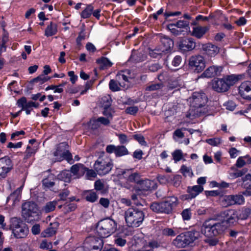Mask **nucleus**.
I'll return each instance as SVG.
<instances>
[{"mask_svg": "<svg viewBox=\"0 0 251 251\" xmlns=\"http://www.w3.org/2000/svg\"><path fill=\"white\" fill-rule=\"evenodd\" d=\"M225 230V226L214 219L205 221L201 227V232L208 238H213L222 234Z\"/></svg>", "mask_w": 251, "mask_h": 251, "instance_id": "nucleus-1", "label": "nucleus"}, {"mask_svg": "<svg viewBox=\"0 0 251 251\" xmlns=\"http://www.w3.org/2000/svg\"><path fill=\"white\" fill-rule=\"evenodd\" d=\"M200 237L199 231L196 229L182 233L173 240V244L178 248H185L193 243Z\"/></svg>", "mask_w": 251, "mask_h": 251, "instance_id": "nucleus-2", "label": "nucleus"}, {"mask_svg": "<svg viewBox=\"0 0 251 251\" xmlns=\"http://www.w3.org/2000/svg\"><path fill=\"white\" fill-rule=\"evenodd\" d=\"M178 204V199L174 196L168 198L165 201L160 202H154L151 206V209L156 213L169 214Z\"/></svg>", "mask_w": 251, "mask_h": 251, "instance_id": "nucleus-3", "label": "nucleus"}, {"mask_svg": "<svg viewBox=\"0 0 251 251\" xmlns=\"http://www.w3.org/2000/svg\"><path fill=\"white\" fill-rule=\"evenodd\" d=\"M125 217L128 226L137 227L142 223L144 214L143 211L138 209L129 208L125 212Z\"/></svg>", "mask_w": 251, "mask_h": 251, "instance_id": "nucleus-4", "label": "nucleus"}, {"mask_svg": "<svg viewBox=\"0 0 251 251\" xmlns=\"http://www.w3.org/2000/svg\"><path fill=\"white\" fill-rule=\"evenodd\" d=\"M39 215V207L33 201H26L22 206V216L27 223L35 220Z\"/></svg>", "mask_w": 251, "mask_h": 251, "instance_id": "nucleus-5", "label": "nucleus"}, {"mask_svg": "<svg viewBox=\"0 0 251 251\" xmlns=\"http://www.w3.org/2000/svg\"><path fill=\"white\" fill-rule=\"evenodd\" d=\"M207 100V98L204 93L195 92L193 93L190 102L191 107L194 108L192 110H194V114L198 116L204 113V111L199 109L205 105Z\"/></svg>", "mask_w": 251, "mask_h": 251, "instance_id": "nucleus-6", "label": "nucleus"}, {"mask_svg": "<svg viewBox=\"0 0 251 251\" xmlns=\"http://www.w3.org/2000/svg\"><path fill=\"white\" fill-rule=\"evenodd\" d=\"M12 233L16 238H25L28 233L27 226L20 219L13 217L11 219Z\"/></svg>", "mask_w": 251, "mask_h": 251, "instance_id": "nucleus-7", "label": "nucleus"}, {"mask_svg": "<svg viewBox=\"0 0 251 251\" xmlns=\"http://www.w3.org/2000/svg\"><path fill=\"white\" fill-rule=\"evenodd\" d=\"M219 217L222 222L220 224L225 226V229L235 223L237 220L236 211L234 209L225 210L220 213Z\"/></svg>", "mask_w": 251, "mask_h": 251, "instance_id": "nucleus-8", "label": "nucleus"}, {"mask_svg": "<svg viewBox=\"0 0 251 251\" xmlns=\"http://www.w3.org/2000/svg\"><path fill=\"white\" fill-rule=\"evenodd\" d=\"M220 202L225 207L233 205H242L245 202V199L241 194L225 195L221 197Z\"/></svg>", "mask_w": 251, "mask_h": 251, "instance_id": "nucleus-9", "label": "nucleus"}, {"mask_svg": "<svg viewBox=\"0 0 251 251\" xmlns=\"http://www.w3.org/2000/svg\"><path fill=\"white\" fill-rule=\"evenodd\" d=\"M189 66L196 72L200 73L205 67V63L203 57L201 55H195L190 57Z\"/></svg>", "mask_w": 251, "mask_h": 251, "instance_id": "nucleus-10", "label": "nucleus"}, {"mask_svg": "<svg viewBox=\"0 0 251 251\" xmlns=\"http://www.w3.org/2000/svg\"><path fill=\"white\" fill-rule=\"evenodd\" d=\"M109 164V161H106L103 158L100 157L96 161L94 164V168L99 175H104L110 171Z\"/></svg>", "mask_w": 251, "mask_h": 251, "instance_id": "nucleus-11", "label": "nucleus"}, {"mask_svg": "<svg viewBox=\"0 0 251 251\" xmlns=\"http://www.w3.org/2000/svg\"><path fill=\"white\" fill-rule=\"evenodd\" d=\"M110 222L108 219L100 221L97 226V231L101 238H106L109 236Z\"/></svg>", "mask_w": 251, "mask_h": 251, "instance_id": "nucleus-12", "label": "nucleus"}, {"mask_svg": "<svg viewBox=\"0 0 251 251\" xmlns=\"http://www.w3.org/2000/svg\"><path fill=\"white\" fill-rule=\"evenodd\" d=\"M239 93L243 98L251 100V81H245L241 83L239 86Z\"/></svg>", "mask_w": 251, "mask_h": 251, "instance_id": "nucleus-13", "label": "nucleus"}, {"mask_svg": "<svg viewBox=\"0 0 251 251\" xmlns=\"http://www.w3.org/2000/svg\"><path fill=\"white\" fill-rule=\"evenodd\" d=\"M244 75L242 74H231L224 75L223 77L225 81L226 86L229 89L231 86H233L239 80L244 78Z\"/></svg>", "mask_w": 251, "mask_h": 251, "instance_id": "nucleus-14", "label": "nucleus"}, {"mask_svg": "<svg viewBox=\"0 0 251 251\" xmlns=\"http://www.w3.org/2000/svg\"><path fill=\"white\" fill-rule=\"evenodd\" d=\"M211 86L212 89L218 92H225L228 90L223 77L213 79Z\"/></svg>", "mask_w": 251, "mask_h": 251, "instance_id": "nucleus-15", "label": "nucleus"}, {"mask_svg": "<svg viewBox=\"0 0 251 251\" xmlns=\"http://www.w3.org/2000/svg\"><path fill=\"white\" fill-rule=\"evenodd\" d=\"M179 49L187 51L193 50L196 47V43L192 38H187L182 40L179 44Z\"/></svg>", "mask_w": 251, "mask_h": 251, "instance_id": "nucleus-16", "label": "nucleus"}, {"mask_svg": "<svg viewBox=\"0 0 251 251\" xmlns=\"http://www.w3.org/2000/svg\"><path fill=\"white\" fill-rule=\"evenodd\" d=\"M201 49L205 53L211 57L215 56L219 52V48L211 43L202 45Z\"/></svg>", "mask_w": 251, "mask_h": 251, "instance_id": "nucleus-17", "label": "nucleus"}, {"mask_svg": "<svg viewBox=\"0 0 251 251\" xmlns=\"http://www.w3.org/2000/svg\"><path fill=\"white\" fill-rule=\"evenodd\" d=\"M122 175L127 180L130 182L138 183L140 181V176L138 173H132L131 170H127L123 172Z\"/></svg>", "mask_w": 251, "mask_h": 251, "instance_id": "nucleus-18", "label": "nucleus"}, {"mask_svg": "<svg viewBox=\"0 0 251 251\" xmlns=\"http://www.w3.org/2000/svg\"><path fill=\"white\" fill-rule=\"evenodd\" d=\"M114 153L117 157L128 154L127 149L124 146H115L111 145V153Z\"/></svg>", "mask_w": 251, "mask_h": 251, "instance_id": "nucleus-19", "label": "nucleus"}, {"mask_svg": "<svg viewBox=\"0 0 251 251\" xmlns=\"http://www.w3.org/2000/svg\"><path fill=\"white\" fill-rule=\"evenodd\" d=\"M110 95L104 96L100 100V106L103 108L102 113L105 116L110 115Z\"/></svg>", "mask_w": 251, "mask_h": 251, "instance_id": "nucleus-20", "label": "nucleus"}, {"mask_svg": "<svg viewBox=\"0 0 251 251\" xmlns=\"http://www.w3.org/2000/svg\"><path fill=\"white\" fill-rule=\"evenodd\" d=\"M59 226V223L57 221L50 223L49 226L44 231L45 236L51 237L55 235Z\"/></svg>", "mask_w": 251, "mask_h": 251, "instance_id": "nucleus-21", "label": "nucleus"}, {"mask_svg": "<svg viewBox=\"0 0 251 251\" xmlns=\"http://www.w3.org/2000/svg\"><path fill=\"white\" fill-rule=\"evenodd\" d=\"M13 166L12 162L8 156H5L0 158V166L4 171L9 172L13 169Z\"/></svg>", "mask_w": 251, "mask_h": 251, "instance_id": "nucleus-22", "label": "nucleus"}, {"mask_svg": "<svg viewBox=\"0 0 251 251\" xmlns=\"http://www.w3.org/2000/svg\"><path fill=\"white\" fill-rule=\"evenodd\" d=\"M161 47L160 48L165 53L170 50L174 46L173 41L170 38L164 37L161 39Z\"/></svg>", "mask_w": 251, "mask_h": 251, "instance_id": "nucleus-23", "label": "nucleus"}, {"mask_svg": "<svg viewBox=\"0 0 251 251\" xmlns=\"http://www.w3.org/2000/svg\"><path fill=\"white\" fill-rule=\"evenodd\" d=\"M209 30L207 26H197L193 28L192 35L197 38H201Z\"/></svg>", "mask_w": 251, "mask_h": 251, "instance_id": "nucleus-24", "label": "nucleus"}, {"mask_svg": "<svg viewBox=\"0 0 251 251\" xmlns=\"http://www.w3.org/2000/svg\"><path fill=\"white\" fill-rule=\"evenodd\" d=\"M55 179V176L51 173H49L47 177L44 178L42 181L43 186L45 188H50L52 187L54 185V182Z\"/></svg>", "mask_w": 251, "mask_h": 251, "instance_id": "nucleus-25", "label": "nucleus"}, {"mask_svg": "<svg viewBox=\"0 0 251 251\" xmlns=\"http://www.w3.org/2000/svg\"><path fill=\"white\" fill-rule=\"evenodd\" d=\"M203 190V187L201 185H195L192 187H188L187 192L189 194V198H195Z\"/></svg>", "mask_w": 251, "mask_h": 251, "instance_id": "nucleus-26", "label": "nucleus"}, {"mask_svg": "<svg viewBox=\"0 0 251 251\" xmlns=\"http://www.w3.org/2000/svg\"><path fill=\"white\" fill-rule=\"evenodd\" d=\"M57 32V24L52 22H50L45 30V35L47 37H50L55 35Z\"/></svg>", "mask_w": 251, "mask_h": 251, "instance_id": "nucleus-27", "label": "nucleus"}, {"mask_svg": "<svg viewBox=\"0 0 251 251\" xmlns=\"http://www.w3.org/2000/svg\"><path fill=\"white\" fill-rule=\"evenodd\" d=\"M58 204L56 201H48L42 208V211L45 213H49L53 211Z\"/></svg>", "mask_w": 251, "mask_h": 251, "instance_id": "nucleus-28", "label": "nucleus"}, {"mask_svg": "<svg viewBox=\"0 0 251 251\" xmlns=\"http://www.w3.org/2000/svg\"><path fill=\"white\" fill-rule=\"evenodd\" d=\"M219 68L217 66H212L206 69L202 75L206 77H211L217 75Z\"/></svg>", "mask_w": 251, "mask_h": 251, "instance_id": "nucleus-29", "label": "nucleus"}, {"mask_svg": "<svg viewBox=\"0 0 251 251\" xmlns=\"http://www.w3.org/2000/svg\"><path fill=\"white\" fill-rule=\"evenodd\" d=\"M71 172L69 170H64L57 176L58 179L66 182H70L72 178Z\"/></svg>", "mask_w": 251, "mask_h": 251, "instance_id": "nucleus-30", "label": "nucleus"}, {"mask_svg": "<svg viewBox=\"0 0 251 251\" xmlns=\"http://www.w3.org/2000/svg\"><path fill=\"white\" fill-rule=\"evenodd\" d=\"M179 171L183 176L185 177H192L194 176V173L192 168L191 167L187 166L186 165L183 164L181 165Z\"/></svg>", "mask_w": 251, "mask_h": 251, "instance_id": "nucleus-31", "label": "nucleus"}, {"mask_svg": "<svg viewBox=\"0 0 251 251\" xmlns=\"http://www.w3.org/2000/svg\"><path fill=\"white\" fill-rule=\"evenodd\" d=\"M68 147L69 146L66 142L60 143L58 145L56 150L54 152V155L55 156H60L63 154V152H65L68 150Z\"/></svg>", "mask_w": 251, "mask_h": 251, "instance_id": "nucleus-32", "label": "nucleus"}, {"mask_svg": "<svg viewBox=\"0 0 251 251\" xmlns=\"http://www.w3.org/2000/svg\"><path fill=\"white\" fill-rule=\"evenodd\" d=\"M97 64L99 65L100 69V70H104L110 66V61L109 59L105 57H101L96 60Z\"/></svg>", "mask_w": 251, "mask_h": 251, "instance_id": "nucleus-33", "label": "nucleus"}, {"mask_svg": "<svg viewBox=\"0 0 251 251\" xmlns=\"http://www.w3.org/2000/svg\"><path fill=\"white\" fill-rule=\"evenodd\" d=\"M84 196L85 200L87 201L91 202H94L97 200L98 198V196H97L96 193L92 190L86 192L84 194Z\"/></svg>", "mask_w": 251, "mask_h": 251, "instance_id": "nucleus-34", "label": "nucleus"}, {"mask_svg": "<svg viewBox=\"0 0 251 251\" xmlns=\"http://www.w3.org/2000/svg\"><path fill=\"white\" fill-rule=\"evenodd\" d=\"M85 170V167L82 164H76L73 165L71 168V174L73 173L74 175H76L78 172L84 173V170Z\"/></svg>", "mask_w": 251, "mask_h": 251, "instance_id": "nucleus-35", "label": "nucleus"}, {"mask_svg": "<svg viewBox=\"0 0 251 251\" xmlns=\"http://www.w3.org/2000/svg\"><path fill=\"white\" fill-rule=\"evenodd\" d=\"M94 241L98 242L97 245H92L91 247H87L86 248L91 250L100 251L103 246V240L101 238H94Z\"/></svg>", "mask_w": 251, "mask_h": 251, "instance_id": "nucleus-36", "label": "nucleus"}, {"mask_svg": "<svg viewBox=\"0 0 251 251\" xmlns=\"http://www.w3.org/2000/svg\"><path fill=\"white\" fill-rule=\"evenodd\" d=\"M51 77L49 76H45L44 75H41L38 76L33 78L31 81V83H39V84H43L45 82L49 80Z\"/></svg>", "mask_w": 251, "mask_h": 251, "instance_id": "nucleus-37", "label": "nucleus"}, {"mask_svg": "<svg viewBox=\"0 0 251 251\" xmlns=\"http://www.w3.org/2000/svg\"><path fill=\"white\" fill-rule=\"evenodd\" d=\"M249 155H246L244 156L239 157L236 162L235 165L237 168H242L247 163V161L249 160Z\"/></svg>", "mask_w": 251, "mask_h": 251, "instance_id": "nucleus-38", "label": "nucleus"}, {"mask_svg": "<svg viewBox=\"0 0 251 251\" xmlns=\"http://www.w3.org/2000/svg\"><path fill=\"white\" fill-rule=\"evenodd\" d=\"M183 82L180 79H176L173 81H172L169 84V89H179V88H181L183 86Z\"/></svg>", "mask_w": 251, "mask_h": 251, "instance_id": "nucleus-39", "label": "nucleus"}, {"mask_svg": "<svg viewBox=\"0 0 251 251\" xmlns=\"http://www.w3.org/2000/svg\"><path fill=\"white\" fill-rule=\"evenodd\" d=\"M94 7L91 4L88 5L86 8L82 11L81 16L83 19H86L90 17L92 14Z\"/></svg>", "mask_w": 251, "mask_h": 251, "instance_id": "nucleus-40", "label": "nucleus"}, {"mask_svg": "<svg viewBox=\"0 0 251 251\" xmlns=\"http://www.w3.org/2000/svg\"><path fill=\"white\" fill-rule=\"evenodd\" d=\"M164 53L160 47L156 48L153 50H150L149 52V55L153 58H159Z\"/></svg>", "mask_w": 251, "mask_h": 251, "instance_id": "nucleus-41", "label": "nucleus"}, {"mask_svg": "<svg viewBox=\"0 0 251 251\" xmlns=\"http://www.w3.org/2000/svg\"><path fill=\"white\" fill-rule=\"evenodd\" d=\"M25 103V97H23L21 99H19L17 100V104L18 107L22 108V109H21V110H22V111L23 110H25L26 114L27 115H29L30 113L31 110L30 109H27V108L24 107L23 104Z\"/></svg>", "mask_w": 251, "mask_h": 251, "instance_id": "nucleus-42", "label": "nucleus"}, {"mask_svg": "<svg viewBox=\"0 0 251 251\" xmlns=\"http://www.w3.org/2000/svg\"><path fill=\"white\" fill-rule=\"evenodd\" d=\"M192 210L191 208H186L184 209L181 213L183 221H189L192 217Z\"/></svg>", "mask_w": 251, "mask_h": 251, "instance_id": "nucleus-43", "label": "nucleus"}, {"mask_svg": "<svg viewBox=\"0 0 251 251\" xmlns=\"http://www.w3.org/2000/svg\"><path fill=\"white\" fill-rule=\"evenodd\" d=\"M94 238H100L96 236H89L85 240L84 243V248L86 251V248L87 247H91L92 245H97V242L94 241Z\"/></svg>", "mask_w": 251, "mask_h": 251, "instance_id": "nucleus-44", "label": "nucleus"}, {"mask_svg": "<svg viewBox=\"0 0 251 251\" xmlns=\"http://www.w3.org/2000/svg\"><path fill=\"white\" fill-rule=\"evenodd\" d=\"M163 86L162 83L159 82L157 83H152L148 86L146 88V91H156L161 89Z\"/></svg>", "mask_w": 251, "mask_h": 251, "instance_id": "nucleus-45", "label": "nucleus"}, {"mask_svg": "<svg viewBox=\"0 0 251 251\" xmlns=\"http://www.w3.org/2000/svg\"><path fill=\"white\" fill-rule=\"evenodd\" d=\"M172 156L175 162H177L182 158L183 153L181 150H176L173 152Z\"/></svg>", "mask_w": 251, "mask_h": 251, "instance_id": "nucleus-46", "label": "nucleus"}, {"mask_svg": "<svg viewBox=\"0 0 251 251\" xmlns=\"http://www.w3.org/2000/svg\"><path fill=\"white\" fill-rule=\"evenodd\" d=\"M64 210V213H67L74 211L76 208V205L75 203H69L63 206Z\"/></svg>", "mask_w": 251, "mask_h": 251, "instance_id": "nucleus-47", "label": "nucleus"}, {"mask_svg": "<svg viewBox=\"0 0 251 251\" xmlns=\"http://www.w3.org/2000/svg\"><path fill=\"white\" fill-rule=\"evenodd\" d=\"M205 141L212 146H217L221 144V139L219 138H210L206 139Z\"/></svg>", "mask_w": 251, "mask_h": 251, "instance_id": "nucleus-48", "label": "nucleus"}, {"mask_svg": "<svg viewBox=\"0 0 251 251\" xmlns=\"http://www.w3.org/2000/svg\"><path fill=\"white\" fill-rule=\"evenodd\" d=\"M138 111V107L136 106L127 107L125 109V112L130 115H135Z\"/></svg>", "mask_w": 251, "mask_h": 251, "instance_id": "nucleus-49", "label": "nucleus"}, {"mask_svg": "<svg viewBox=\"0 0 251 251\" xmlns=\"http://www.w3.org/2000/svg\"><path fill=\"white\" fill-rule=\"evenodd\" d=\"M35 153V150L34 149L31 148L29 146H27L26 148V150L25 152V157L24 159H26L29 157H30L33 154Z\"/></svg>", "mask_w": 251, "mask_h": 251, "instance_id": "nucleus-50", "label": "nucleus"}, {"mask_svg": "<svg viewBox=\"0 0 251 251\" xmlns=\"http://www.w3.org/2000/svg\"><path fill=\"white\" fill-rule=\"evenodd\" d=\"M95 189L97 191H101L102 193H104L105 191L104 189V184L101 182L100 180L95 181L94 184Z\"/></svg>", "mask_w": 251, "mask_h": 251, "instance_id": "nucleus-51", "label": "nucleus"}, {"mask_svg": "<svg viewBox=\"0 0 251 251\" xmlns=\"http://www.w3.org/2000/svg\"><path fill=\"white\" fill-rule=\"evenodd\" d=\"M247 172V170L242 169L241 170H236L235 172L230 174V176L233 178H237L243 176Z\"/></svg>", "mask_w": 251, "mask_h": 251, "instance_id": "nucleus-52", "label": "nucleus"}, {"mask_svg": "<svg viewBox=\"0 0 251 251\" xmlns=\"http://www.w3.org/2000/svg\"><path fill=\"white\" fill-rule=\"evenodd\" d=\"M52 247L51 243L48 242L46 240H43L40 245V248L43 250L50 249Z\"/></svg>", "mask_w": 251, "mask_h": 251, "instance_id": "nucleus-53", "label": "nucleus"}, {"mask_svg": "<svg viewBox=\"0 0 251 251\" xmlns=\"http://www.w3.org/2000/svg\"><path fill=\"white\" fill-rule=\"evenodd\" d=\"M60 160H62L63 159H65L67 160L68 162L72 160V154L70 152V151L67 150L65 152H63V154L60 156Z\"/></svg>", "mask_w": 251, "mask_h": 251, "instance_id": "nucleus-54", "label": "nucleus"}, {"mask_svg": "<svg viewBox=\"0 0 251 251\" xmlns=\"http://www.w3.org/2000/svg\"><path fill=\"white\" fill-rule=\"evenodd\" d=\"M89 126L91 129L95 130L100 127V124H99L97 119H92L90 120Z\"/></svg>", "mask_w": 251, "mask_h": 251, "instance_id": "nucleus-55", "label": "nucleus"}, {"mask_svg": "<svg viewBox=\"0 0 251 251\" xmlns=\"http://www.w3.org/2000/svg\"><path fill=\"white\" fill-rule=\"evenodd\" d=\"M133 138L137 140L141 145L146 146L147 143L145 140V138L141 134H135L133 135Z\"/></svg>", "mask_w": 251, "mask_h": 251, "instance_id": "nucleus-56", "label": "nucleus"}, {"mask_svg": "<svg viewBox=\"0 0 251 251\" xmlns=\"http://www.w3.org/2000/svg\"><path fill=\"white\" fill-rule=\"evenodd\" d=\"M162 233L164 235L169 236H175L176 235V232L172 228H170L164 229Z\"/></svg>", "mask_w": 251, "mask_h": 251, "instance_id": "nucleus-57", "label": "nucleus"}, {"mask_svg": "<svg viewBox=\"0 0 251 251\" xmlns=\"http://www.w3.org/2000/svg\"><path fill=\"white\" fill-rule=\"evenodd\" d=\"M87 171L86 176L88 179H91V178H94L97 176V174L93 170H89L88 168H85V170H84V172Z\"/></svg>", "mask_w": 251, "mask_h": 251, "instance_id": "nucleus-58", "label": "nucleus"}, {"mask_svg": "<svg viewBox=\"0 0 251 251\" xmlns=\"http://www.w3.org/2000/svg\"><path fill=\"white\" fill-rule=\"evenodd\" d=\"M176 27L177 28H184L188 26L189 23L186 21H184L183 20H179L176 24H174Z\"/></svg>", "mask_w": 251, "mask_h": 251, "instance_id": "nucleus-59", "label": "nucleus"}, {"mask_svg": "<svg viewBox=\"0 0 251 251\" xmlns=\"http://www.w3.org/2000/svg\"><path fill=\"white\" fill-rule=\"evenodd\" d=\"M118 137L121 144H124L128 142L127 136L125 134H116Z\"/></svg>", "mask_w": 251, "mask_h": 251, "instance_id": "nucleus-60", "label": "nucleus"}, {"mask_svg": "<svg viewBox=\"0 0 251 251\" xmlns=\"http://www.w3.org/2000/svg\"><path fill=\"white\" fill-rule=\"evenodd\" d=\"M8 40H9V39H8V36L7 34H4L3 35L2 38V41H1L2 43L1 45V48H0L1 50L3 48L4 51H5L6 48V44L8 42Z\"/></svg>", "mask_w": 251, "mask_h": 251, "instance_id": "nucleus-61", "label": "nucleus"}, {"mask_svg": "<svg viewBox=\"0 0 251 251\" xmlns=\"http://www.w3.org/2000/svg\"><path fill=\"white\" fill-rule=\"evenodd\" d=\"M175 24H169L168 25V29L171 31L172 33L175 35H179L180 34V31L176 29Z\"/></svg>", "mask_w": 251, "mask_h": 251, "instance_id": "nucleus-62", "label": "nucleus"}, {"mask_svg": "<svg viewBox=\"0 0 251 251\" xmlns=\"http://www.w3.org/2000/svg\"><path fill=\"white\" fill-rule=\"evenodd\" d=\"M111 234L116 232L119 230V228H118L117 223L115 221L111 219Z\"/></svg>", "mask_w": 251, "mask_h": 251, "instance_id": "nucleus-63", "label": "nucleus"}, {"mask_svg": "<svg viewBox=\"0 0 251 251\" xmlns=\"http://www.w3.org/2000/svg\"><path fill=\"white\" fill-rule=\"evenodd\" d=\"M148 68L150 71L154 72L160 69L161 67L158 63H153L150 65Z\"/></svg>", "mask_w": 251, "mask_h": 251, "instance_id": "nucleus-64", "label": "nucleus"}]
</instances>
